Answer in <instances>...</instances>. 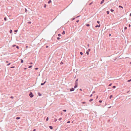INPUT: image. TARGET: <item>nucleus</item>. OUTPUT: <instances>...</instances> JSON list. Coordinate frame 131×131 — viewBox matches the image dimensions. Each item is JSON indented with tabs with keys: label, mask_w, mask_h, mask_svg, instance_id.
<instances>
[{
	"label": "nucleus",
	"mask_w": 131,
	"mask_h": 131,
	"mask_svg": "<svg viewBox=\"0 0 131 131\" xmlns=\"http://www.w3.org/2000/svg\"><path fill=\"white\" fill-rule=\"evenodd\" d=\"M29 96L31 98H32L34 96V95L31 92H30L29 94Z\"/></svg>",
	"instance_id": "obj_1"
},
{
	"label": "nucleus",
	"mask_w": 131,
	"mask_h": 131,
	"mask_svg": "<svg viewBox=\"0 0 131 131\" xmlns=\"http://www.w3.org/2000/svg\"><path fill=\"white\" fill-rule=\"evenodd\" d=\"M91 50V49H88L86 52V53L87 55H89V52Z\"/></svg>",
	"instance_id": "obj_2"
},
{
	"label": "nucleus",
	"mask_w": 131,
	"mask_h": 131,
	"mask_svg": "<svg viewBox=\"0 0 131 131\" xmlns=\"http://www.w3.org/2000/svg\"><path fill=\"white\" fill-rule=\"evenodd\" d=\"M74 88H71L70 89V91H71V92H72V91H74Z\"/></svg>",
	"instance_id": "obj_3"
},
{
	"label": "nucleus",
	"mask_w": 131,
	"mask_h": 131,
	"mask_svg": "<svg viewBox=\"0 0 131 131\" xmlns=\"http://www.w3.org/2000/svg\"><path fill=\"white\" fill-rule=\"evenodd\" d=\"M78 79H77L75 81L74 84H78Z\"/></svg>",
	"instance_id": "obj_4"
},
{
	"label": "nucleus",
	"mask_w": 131,
	"mask_h": 131,
	"mask_svg": "<svg viewBox=\"0 0 131 131\" xmlns=\"http://www.w3.org/2000/svg\"><path fill=\"white\" fill-rule=\"evenodd\" d=\"M78 84H75V85L74 87V89L78 87Z\"/></svg>",
	"instance_id": "obj_5"
},
{
	"label": "nucleus",
	"mask_w": 131,
	"mask_h": 131,
	"mask_svg": "<svg viewBox=\"0 0 131 131\" xmlns=\"http://www.w3.org/2000/svg\"><path fill=\"white\" fill-rule=\"evenodd\" d=\"M100 26H101V25L100 24H99L98 25H96L95 26V28L99 27H100Z\"/></svg>",
	"instance_id": "obj_6"
},
{
	"label": "nucleus",
	"mask_w": 131,
	"mask_h": 131,
	"mask_svg": "<svg viewBox=\"0 0 131 131\" xmlns=\"http://www.w3.org/2000/svg\"><path fill=\"white\" fill-rule=\"evenodd\" d=\"M49 127L51 129H52L53 128L52 126H49Z\"/></svg>",
	"instance_id": "obj_7"
},
{
	"label": "nucleus",
	"mask_w": 131,
	"mask_h": 131,
	"mask_svg": "<svg viewBox=\"0 0 131 131\" xmlns=\"http://www.w3.org/2000/svg\"><path fill=\"white\" fill-rule=\"evenodd\" d=\"M38 95H39V96H40L42 94H41L39 92H38Z\"/></svg>",
	"instance_id": "obj_8"
},
{
	"label": "nucleus",
	"mask_w": 131,
	"mask_h": 131,
	"mask_svg": "<svg viewBox=\"0 0 131 131\" xmlns=\"http://www.w3.org/2000/svg\"><path fill=\"white\" fill-rule=\"evenodd\" d=\"M20 118V117H17L16 118V119L17 120L19 119Z\"/></svg>",
	"instance_id": "obj_9"
},
{
	"label": "nucleus",
	"mask_w": 131,
	"mask_h": 131,
	"mask_svg": "<svg viewBox=\"0 0 131 131\" xmlns=\"http://www.w3.org/2000/svg\"><path fill=\"white\" fill-rule=\"evenodd\" d=\"M12 30L11 29H10L9 30V32L11 34L12 33Z\"/></svg>",
	"instance_id": "obj_10"
},
{
	"label": "nucleus",
	"mask_w": 131,
	"mask_h": 131,
	"mask_svg": "<svg viewBox=\"0 0 131 131\" xmlns=\"http://www.w3.org/2000/svg\"><path fill=\"white\" fill-rule=\"evenodd\" d=\"M104 1H102L100 3V4H103L104 2Z\"/></svg>",
	"instance_id": "obj_11"
},
{
	"label": "nucleus",
	"mask_w": 131,
	"mask_h": 131,
	"mask_svg": "<svg viewBox=\"0 0 131 131\" xmlns=\"http://www.w3.org/2000/svg\"><path fill=\"white\" fill-rule=\"evenodd\" d=\"M110 11L111 12H113L114 11V10L113 9H111L110 10Z\"/></svg>",
	"instance_id": "obj_12"
},
{
	"label": "nucleus",
	"mask_w": 131,
	"mask_h": 131,
	"mask_svg": "<svg viewBox=\"0 0 131 131\" xmlns=\"http://www.w3.org/2000/svg\"><path fill=\"white\" fill-rule=\"evenodd\" d=\"M65 34V31H64L62 32V35H64Z\"/></svg>",
	"instance_id": "obj_13"
},
{
	"label": "nucleus",
	"mask_w": 131,
	"mask_h": 131,
	"mask_svg": "<svg viewBox=\"0 0 131 131\" xmlns=\"http://www.w3.org/2000/svg\"><path fill=\"white\" fill-rule=\"evenodd\" d=\"M118 7H119V8H123V7L122 6H121V5H119L118 6Z\"/></svg>",
	"instance_id": "obj_14"
},
{
	"label": "nucleus",
	"mask_w": 131,
	"mask_h": 131,
	"mask_svg": "<svg viewBox=\"0 0 131 131\" xmlns=\"http://www.w3.org/2000/svg\"><path fill=\"white\" fill-rule=\"evenodd\" d=\"M20 60H21V63H23V62H24V60L22 59H21Z\"/></svg>",
	"instance_id": "obj_15"
},
{
	"label": "nucleus",
	"mask_w": 131,
	"mask_h": 131,
	"mask_svg": "<svg viewBox=\"0 0 131 131\" xmlns=\"http://www.w3.org/2000/svg\"><path fill=\"white\" fill-rule=\"evenodd\" d=\"M93 100V99H91L89 100V101L90 102H91Z\"/></svg>",
	"instance_id": "obj_16"
},
{
	"label": "nucleus",
	"mask_w": 131,
	"mask_h": 131,
	"mask_svg": "<svg viewBox=\"0 0 131 131\" xmlns=\"http://www.w3.org/2000/svg\"><path fill=\"white\" fill-rule=\"evenodd\" d=\"M113 95H111L110 96L109 98L110 99H111V98L112 97Z\"/></svg>",
	"instance_id": "obj_17"
},
{
	"label": "nucleus",
	"mask_w": 131,
	"mask_h": 131,
	"mask_svg": "<svg viewBox=\"0 0 131 131\" xmlns=\"http://www.w3.org/2000/svg\"><path fill=\"white\" fill-rule=\"evenodd\" d=\"M106 13L107 14H109L110 12L108 11H107Z\"/></svg>",
	"instance_id": "obj_18"
},
{
	"label": "nucleus",
	"mask_w": 131,
	"mask_h": 131,
	"mask_svg": "<svg viewBox=\"0 0 131 131\" xmlns=\"http://www.w3.org/2000/svg\"><path fill=\"white\" fill-rule=\"evenodd\" d=\"M116 88V86L115 85L113 86L112 87V88L113 89H115Z\"/></svg>",
	"instance_id": "obj_19"
},
{
	"label": "nucleus",
	"mask_w": 131,
	"mask_h": 131,
	"mask_svg": "<svg viewBox=\"0 0 131 131\" xmlns=\"http://www.w3.org/2000/svg\"><path fill=\"white\" fill-rule=\"evenodd\" d=\"M51 2V1H49L48 3V4H50Z\"/></svg>",
	"instance_id": "obj_20"
},
{
	"label": "nucleus",
	"mask_w": 131,
	"mask_h": 131,
	"mask_svg": "<svg viewBox=\"0 0 131 131\" xmlns=\"http://www.w3.org/2000/svg\"><path fill=\"white\" fill-rule=\"evenodd\" d=\"M32 67V66H30L28 67V68H30Z\"/></svg>",
	"instance_id": "obj_21"
},
{
	"label": "nucleus",
	"mask_w": 131,
	"mask_h": 131,
	"mask_svg": "<svg viewBox=\"0 0 131 131\" xmlns=\"http://www.w3.org/2000/svg\"><path fill=\"white\" fill-rule=\"evenodd\" d=\"M90 26V25L89 24H86V26L87 27H89Z\"/></svg>",
	"instance_id": "obj_22"
},
{
	"label": "nucleus",
	"mask_w": 131,
	"mask_h": 131,
	"mask_svg": "<svg viewBox=\"0 0 131 131\" xmlns=\"http://www.w3.org/2000/svg\"><path fill=\"white\" fill-rule=\"evenodd\" d=\"M102 101L101 100H100L99 101V102L100 103H101L102 102Z\"/></svg>",
	"instance_id": "obj_23"
},
{
	"label": "nucleus",
	"mask_w": 131,
	"mask_h": 131,
	"mask_svg": "<svg viewBox=\"0 0 131 131\" xmlns=\"http://www.w3.org/2000/svg\"><path fill=\"white\" fill-rule=\"evenodd\" d=\"M4 20L5 21L7 20V18L6 17H5L4 18Z\"/></svg>",
	"instance_id": "obj_24"
},
{
	"label": "nucleus",
	"mask_w": 131,
	"mask_h": 131,
	"mask_svg": "<svg viewBox=\"0 0 131 131\" xmlns=\"http://www.w3.org/2000/svg\"><path fill=\"white\" fill-rule=\"evenodd\" d=\"M131 81V79H129L127 81L128 82H129Z\"/></svg>",
	"instance_id": "obj_25"
},
{
	"label": "nucleus",
	"mask_w": 131,
	"mask_h": 131,
	"mask_svg": "<svg viewBox=\"0 0 131 131\" xmlns=\"http://www.w3.org/2000/svg\"><path fill=\"white\" fill-rule=\"evenodd\" d=\"M80 54L81 55H83V53H82V52H80Z\"/></svg>",
	"instance_id": "obj_26"
},
{
	"label": "nucleus",
	"mask_w": 131,
	"mask_h": 131,
	"mask_svg": "<svg viewBox=\"0 0 131 131\" xmlns=\"http://www.w3.org/2000/svg\"><path fill=\"white\" fill-rule=\"evenodd\" d=\"M14 31L15 32H17L18 31V30H14Z\"/></svg>",
	"instance_id": "obj_27"
},
{
	"label": "nucleus",
	"mask_w": 131,
	"mask_h": 131,
	"mask_svg": "<svg viewBox=\"0 0 131 131\" xmlns=\"http://www.w3.org/2000/svg\"><path fill=\"white\" fill-rule=\"evenodd\" d=\"M62 119V118L61 117L60 118L58 119L59 121H61Z\"/></svg>",
	"instance_id": "obj_28"
},
{
	"label": "nucleus",
	"mask_w": 131,
	"mask_h": 131,
	"mask_svg": "<svg viewBox=\"0 0 131 131\" xmlns=\"http://www.w3.org/2000/svg\"><path fill=\"white\" fill-rule=\"evenodd\" d=\"M63 64V62L62 61H61L60 63V64Z\"/></svg>",
	"instance_id": "obj_29"
},
{
	"label": "nucleus",
	"mask_w": 131,
	"mask_h": 131,
	"mask_svg": "<svg viewBox=\"0 0 131 131\" xmlns=\"http://www.w3.org/2000/svg\"><path fill=\"white\" fill-rule=\"evenodd\" d=\"M11 64V63H8V64H7V66H9V65Z\"/></svg>",
	"instance_id": "obj_30"
},
{
	"label": "nucleus",
	"mask_w": 131,
	"mask_h": 131,
	"mask_svg": "<svg viewBox=\"0 0 131 131\" xmlns=\"http://www.w3.org/2000/svg\"><path fill=\"white\" fill-rule=\"evenodd\" d=\"M44 84V83H42L41 84V85H43Z\"/></svg>",
	"instance_id": "obj_31"
},
{
	"label": "nucleus",
	"mask_w": 131,
	"mask_h": 131,
	"mask_svg": "<svg viewBox=\"0 0 131 131\" xmlns=\"http://www.w3.org/2000/svg\"><path fill=\"white\" fill-rule=\"evenodd\" d=\"M46 4H45L44 5V8H46Z\"/></svg>",
	"instance_id": "obj_32"
},
{
	"label": "nucleus",
	"mask_w": 131,
	"mask_h": 131,
	"mask_svg": "<svg viewBox=\"0 0 131 131\" xmlns=\"http://www.w3.org/2000/svg\"><path fill=\"white\" fill-rule=\"evenodd\" d=\"M127 28L126 27H125L124 28V30H126L127 29Z\"/></svg>",
	"instance_id": "obj_33"
},
{
	"label": "nucleus",
	"mask_w": 131,
	"mask_h": 131,
	"mask_svg": "<svg viewBox=\"0 0 131 131\" xmlns=\"http://www.w3.org/2000/svg\"><path fill=\"white\" fill-rule=\"evenodd\" d=\"M49 119V118H48V117H47V118H46V121H48Z\"/></svg>",
	"instance_id": "obj_34"
},
{
	"label": "nucleus",
	"mask_w": 131,
	"mask_h": 131,
	"mask_svg": "<svg viewBox=\"0 0 131 131\" xmlns=\"http://www.w3.org/2000/svg\"><path fill=\"white\" fill-rule=\"evenodd\" d=\"M57 118H54V122H56L57 121Z\"/></svg>",
	"instance_id": "obj_35"
},
{
	"label": "nucleus",
	"mask_w": 131,
	"mask_h": 131,
	"mask_svg": "<svg viewBox=\"0 0 131 131\" xmlns=\"http://www.w3.org/2000/svg\"><path fill=\"white\" fill-rule=\"evenodd\" d=\"M15 66H12V67H11L10 68H15Z\"/></svg>",
	"instance_id": "obj_36"
},
{
	"label": "nucleus",
	"mask_w": 131,
	"mask_h": 131,
	"mask_svg": "<svg viewBox=\"0 0 131 131\" xmlns=\"http://www.w3.org/2000/svg\"><path fill=\"white\" fill-rule=\"evenodd\" d=\"M112 83H111L110 84H109V85H108V86H111L112 85Z\"/></svg>",
	"instance_id": "obj_37"
},
{
	"label": "nucleus",
	"mask_w": 131,
	"mask_h": 131,
	"mask_svg": "<svg viewBox=\"0 0 131 131\" xmlns=\"http://www.w3.org/2000/svg\"><path fill=\"white\" fill-rule=\"evenodd\" d=\"M28 24H30L31 23V21H29L28 22Z\"/></svg>",
	"instance_id": "obj_38"
},
{
	"label": "nucleus",
	"mask_w": 131,
	"mask_h": 131,
	"mask_svg": "<svg viewBox=\"0 0 131 131\" xmlns=\"http://www.w3.org/2000/svg\"><path fill=\"white\" fill-rule=\"evenodd\" d=\"M16 48L17 49H19V47L18 46H16Z\"/></svg>",
	"instance_id": "obj_39"
},
{
	"label": "nucleus",
	"mask_w": 131,
	"mask_h": 131,
	"mask_svg": "<svg viewBox=\"0 0 131 131\" xmlns=\"http://www.w3.org/2000/svg\"><path fill=\"white\" fill-rule=\"evenodd\" d=\"M92 3H93V2H91V3H90L89 4V5H91L92 4Z\"/></svg>",
	"instance_id": "obj_40"
},
{
	"label": "nucleus",
	"mask_w": 131,
	"mask_h": 131,
	"mask_svg": "<svg viewBox=\"0 0 131 131\" xmlns=\"http://www.w3.org/2000/svg\"><path fill=\"white\" fill-rule=\"evenodd\" d=\"M14 97L12 96H11L10 97V98H11V99H13L14 98Z\"/></svg>",
	"instance_id": "obj_41"
},
{
	"label": "nucleus",
	"mask_w": 131,
	"mask_h": 131,
	"mask_svg": "<svg viewBox=\"0 0 131 131\" xmlns=\"http://www.w3.org/2000/svg\"><path fill=\"white\" fill-rule=\"evenodd\" d=\"M67 111V110H63V111L66 112Z\"/></svg>",
	"instance_id": "obj_42"
},
{
	"label": "nucleus",
	"mask_w": 131,
	"mask_h": 131,
	"mask_svg": "<svg viewBox=\"0 0 131 131\" xmlns=\"http://www.w3.org/2000/svg\"><path fill=\"white\" fill-rule=\"evenodd\" d=\"M35 70H38V68H35Z\"/></svg>",
	"instance_id": "obj_43"
},
{
	"label": "nucleus",
	"mask_w": 131,
	"mask_h": 131,
	"mask_svg": "<svg viewBox=\"0 0 131 131\" xmlns=\"http://www.w3.org/2000/svg\"><path fill=\"white\" fill-rule=\"evenodd\" d=\"M58 36L60 37L61 36V35L60 34H59L58 35Z\"/></svg>",
	"instance_id": "obj_44"
},
{
	"label": "nucleus",
	"mask_w": 131,
	"mask_h": 131,
	"mask_svg": "<svg viewBox=\"0 0 131 131\" xmlns=\"http://www.w3.org/2000/svg\"><path fill=\"white\" fill-rule=\"evenodd\" d=\"M60 39V38L59 37H58L57 38V39L58 40H59Z\"/></svg>",
	"instance_id": "obj_45"
},
{
	"label": "nucleus",
	"mask_w": 131,
	"mask_h": 131,
	"mask_svg": "<svg viewBox=\"0 0 131 131\" xmlns=\"http://www.w3.org/2000/svg\"><path fill=\"white\" fill-rule=\"evenodd\" d=\"M16 46V45H13V46H13V47H15V46Z\"/></svg>",
	"instance_id": "obj_46"
},
{
	"label": "nucleus",
	"mask_w": 131,
	"mask_h": 131,
	"mask_svg": "<svg viewBox=\"0 0 131 131\" xmlns=\"http://www.w3.org/2000/svg\"><path fill=\"white\" fill-rule=\"evenodd\" d=\"M97 23H98V24H99L100 23V21H97Z\"/></svg>",
	"instance_id": "obj_47"
},
{
	"label": "nucleus",
	"mask_w": 131,
	"mask_h": 131,
	"mask_svg": "<svg viewBox=\"0 0 131 131\" xmlns=\"http://www.w3.org/2000/svg\"><path fill=\"white\" fill-rule=\"evenodd\" d=\"M85 103H86V102H83L82 103V104H85Z\"/></svg>",
	"instance_id": "obj_48"
},
{
	"label": "nucleus",
	"mask_w": 131,
	"mask_h": 131,
	"mask_svg": "<svg viewBox=\"0 0 131 131\" xmlns=\"http://www.w3.org/2000/svg\"><path fill=\"white\" fill-rule=\"evenodd\" d=\"M29 64H33V63L32 62H30L29 63Z\"/></svg>",
	"instance_id": "obj_49"
},
{
	"label": "nucleus",
	"mask_w": 131,
	"mask_h": 131,
	"mask_svg": "<svg viewBox=\"0 0 131 131\" xmlns=\"http://www.w3.org/2000/svg\"><path fill=\"white\" fill-rule=\"evenodd\" d=\"M95 93V91H93L92 92V94H94V93Z\"/></svg>",
	"instance_id": "obj_50"
},
{
	"label": "nucleus",
	"mask_w": 131,
	"mask_h": 131,
	"mask_svg": "<svg viewBox=\"0 0 131 131\" xmlns=\"http://www.w3.org/2000/svg\"><path fill=\"white\" fill-rule=\"evenodd\" d=\"M70 123V121H68L67 122V123Z\"/></svg>",
	"instance_id": "obj_51"
},
{
	"label": "nucleus",
	"mask_w": 131,
	"mask_h": 131,
	"mask_svg": "<svg viewBox=\"0 0 131 131\" xmlns=\"http://www.w3.org/2000/svg\"><path fill=\"white\" fill-rule=\"evenodd\" d=\"M128 26H129V27H130L131 25H130V24H129L128 25Z\"/></svg>",
	"instance_id": "obj_52"
},
{
	"label": "nucleus",
	"mask_w": 131,
	"mask_h": 131,
	"mask_svg": "<svg viewBox=\"0 0 131 131\" xmlns=\"http://www.w3.org/2000/svg\"><path fill=\"white\" fill-rule=\"evenodd\" d=\"M75 19V18H72V20H74Z\"/></svg>",
	"instance_id": "obj_53"
},
{
	"label": "nucleus",
	"mask_w": 131,
	"mask_h": 131,
	"mask_svg": "<svg viewBox=\"0 0 131 131\" xmlns=\"http://www.w3.org/2000/svg\"><path fill=\"white\" fill-rule=\"evenodd\" d=\"M79 20H78L76 21V22L78 23L79 22Z\"/></svg>",
	"instance_id": "obj_54"
},
{
	"label": "nucleus",
	"mask_w": 131,
	"mask_h": 131,
	"mask_svg": "<svg viewBox=\"0 0 131 131\" xmlns=\"http://www.w3.org/2000/svg\"><path fill=\"white\" fill-rule=\"evenodd\" d=\"M92 96V94H91L90 96V97H91Z\"/></svg>",
	"instance_id": "obj_55"
},
{
	"label": "nucleus",
	"mask_w": 131,
	"mask_h": 131,
	"mask_svg": "<svg viewBox=\"0 0 131 131\" xmlns=\"http://www.w3.org/2000/svg\"><path fill=\"white\" fill-rule=\"evenodd\" d=\"M48 46H46V48H48Z\"/></svg>",
	"instance_id": "obj_56"
},
{
	"label": "nucleus",
	"mask_w": 131,
	"mask_h": 131,
	"mask_svg": "<svg viewBox=\"0 0 131 131\" xmlns=\"http://www.w3.org/2000/svg\"><path fill=\"white\" fill-rule=\"evenodd\" d=\"M129 16L130 17H131V13H130L129 15Z\"/></svg>",
	"instance_id": "obj_57"
},
{
	"label": "nucleus",
	"mask_w": 131,
	"mask_h": 131,
	"mask_svg": "<svg viewBox=\"0 0 131 131\" xmlns=\"http://www.w3.org/2000/svg\"><path fill=\"white\" fill-rule=\"evenodd\" d=\"M111 34H109V37L110 36H111Z\"/></svg>",
	"instance_id": "obj_58"
},
{
	"label": "nucleus",
	"mask_w": 131,
	"mask_h": 131,
	"mask_svg": "<svg viewBox=\"0 0 131 131\" xmlns=\"http://www.w3.org/2000/svg\"><path fill=\"white\" fill-rule=\"evenodd\" d=\"M27 69V68H24V70H26V69Z\"/></svg>",
	"instance_id": "obj_59"
},
{
	"label": "nucleus",
	"mask_w": 131,
	"mask_h": 131,
	"mask_svg": "<svg viewBox=\"0 0 131 131\" xmlns=\"http://www.w3.org/2000/svg\"><path fill=\"white\" fill-rule=\"evenodd\" d=\"M80 91H82V89H80Z\"/></svg>",
	"instance_id": "obj_60"
},
{
	"label": "nucleus",
	"mask_w": 131,
	"mask_h": 131,
	"mask_svg": "<svg viewBox=\"0 0 131 131\" xmlns=\"http://www.w3.org/2000/svg\"><path fill=\"white\" fill-rule=\"evenodd\" d=\"M106 105H107V104H106V103H105V105L104 106H106Z\"/></svg>",
	"instance_id": "obj_61"
},
{
	"label": "nucleus",
	"mask_w": 131,
	"mask_h": 131,
	"mask_svg": "<svg viewBox=\"0 0 131 131\" xmlns=\"http://www.w3.org/2000/svg\"><path fill=\"white\" fill-rule=\"evenodd\" d=\"M36 129H34L33 130V131H36Z\"/></svg>",
	"instance_id": "obj_62"
},
{
	"label": "nucleus",
	"mask_w": 131,
	"mask_h": 131,
	"mask_svg": "<svg viewBox=\"0 0 131 131\" xmlns=\"http://www.w3.org/2000/svg\"><path fill=\"white\" fill-rule=\"evenodd\" d=\"M8 61H6V63H8Z\"/></svg>",
	"instance_id": "obj_63"
},
{
	"label": "nucleus",
	"mask_w": 131,
	"mask_h": 131,
	"mask_svg": "<svg viewBox=\"0 0 131 131\" xmlns=\"http://www.w3.org/2000/svg\"><path fill=\"white\" fill-rule=\"evenodd\" d=\"M46 82V81H45V82H44L43 83H44V84H45V83Z\"/></svg>",
	"instance_id": "obj_64"
}]
</instances>
